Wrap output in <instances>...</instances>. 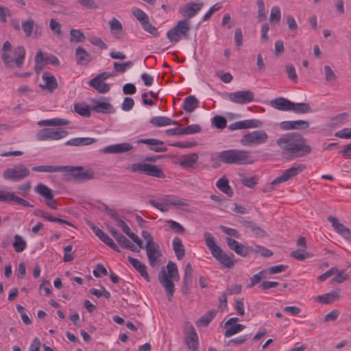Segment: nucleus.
<instances>
[{
	"mask_svg": "<svg viewBox=\"0 0 351 351\" xmlns=\"http://www.w3.org/2000/svg\"><path fill=\"white\" fill-rule=\"evenodd\" d=\"M306 169V166L304 164L295 165L286 169L280 176L276 178L271 184H278L281 182H287L289 180L294 178Z\"/></svg>",
	"mask_w": 351,
	"mask_h": 351,
	"instance_id": "9b49d317",
	"label": "nucleus"
},
{
	"mask_svg": "<svg viewBox=\"0 0 351 351\" xmlns=\"http://www.w3.org/2000/svg\"><path fill=\"white\" fill-rule=\"evenodd\" d=\"M63 166L40 165L32 167V171L37 172H61L64 171Z\"/></svg>",
	"mask_w": 351,
	"mask_h": 351,
	"instance_id": "a19ab883",
	"label": "nucleus"
},
{
	"mask_svg": "<svg viewBox=\"0 0 351 351\" xmlns=\"http://www.w3.org/2000/svg\"><path fill=\"white\" fill-rule=\"evenodd\" d=\"M199 101L195 97V96L190 95L184 99L182 108L186 112H192L197 107Z\"/></svg>",
	"mask_w": 351,
	"mask_h": 351,
	"instance_id": "e433bc0d",
	"label": "nucleus"
},
{
	"mask_svg": "<svg viewBox=\"0 0 351 351\" xmlns=\"http://www.w3.org/2000/svg\"><path fill=\"white\" fill-rule=\"evenodd\" d=\"M226 241L228 247L238 255L246 257L250 254V247H246L230 237H226Z\"/></svg>",
	"mask_w": 351,
	"mask_h": 351,
	"instance_id": "dca6fc26",
	"label": "nucleus"
},
{
	"mask_svg": "<svg viewBox=\"0 0 351 351\" xmlns=\"http://www.w3.org/2000/svg\"><path fill=\"white\" fill-rule=\"evenodd\" d=\"M96 141V138L89 137L74 138L66 142L65 145L71 146L88 145Z\"/></svg>",
	"mask_w": 351,
	"mask_h": 351,
	"instance_id": "473e14b6",
	"label": "nucleus"
},
{
	"mask_svg": "<svg viewBox=\"0 0 351 351\" xmlns=\"http://www.w3.org/2000/svg\"><path fill=\"white\" fill-rule=\"evenodd\" d=\"M29 173V169L19 163L11 168L6 169L3 173V177L5 180L19 182L27 177Z\"/></svg>",
	"mask_w": 351,
	"mask_h": 351,
	"instance_id": "423d86ee",
	"label": "nucleus"
},
{
	"mask_svg": "<svg viewBox=\"0 0 351 351\" xmlns=\"http://www.w3.org/2000/svg\"><path fill=\"white\" fill-rule=\"evenodd\" d=\"M213 124L217 128V129H223L227 125V121L226 119L220 115H216L213 118L212 120Z\"/></svg>",
	"mask_w": 351,
	"mask_h": 351,
	"instance_id": "6e6d98bb",
	"label": "nucleus"
},
{
	"mask_svg": "<svg viewBox=\"0 0 351 351\" xmlns=\"http://www.w3.org/2000/svg\"><path fill=\"white\" fill-rule=\"evenodd\" d=\"M12 45L9 41L4 42L2 47V55L1 58L5 66L8 69H14V59L10 54L12 51Z\"/></svg>",
	"mask_w": 351,
	"mask_h": 351,
	"instance_id": "4be33fe9",
	"label": "nucleus"
},
{
	"mask_svg": "<svg viewBox=\"0 0 351 351\" xmlns=\"http://www.w3.org/2000/svg\"><path fill=\"white\" fill-rule=\"evenodd\" d=\"M88 84L97 90L99 93H106L110 89V84L105 83L101 80H98L96 82L93 83L92 80H90L88 82Z\"/></svg>",
	"mask_w": 351,
	"mask_h": 351,
	"instance_id": "a18cd8bd",
	"label": "nucleus"
},
{
	"mask_svg": "<svg viewBox=\"0 0 351 351\" xmlns=\"http://www.w3.org/2000/svg\"><path fill=\"white\" fill-rule=\"evenodd\" d=\"M128 260L136 271L147 281L150 282L151 278L147 271V266L141 261L132 256H128Z\"/></svg>",
	"mask_w": 351,
	"mask_h": 351,
	"instance_id": "5701e85b",
	"label": "nucleus"
},
{
	"mask_svg": "<svg viewBox=\"0 0 351 351\" xmlns=\"http://www.w3.org/2000/svg\"><path fill=\"white\" fill-rule=\"evenodd\" d=\"M132 14L142 25L145 21L149 19L147 14L139 8H134L132 10Z\"/></svg>",
	"mask_w": 351,
	"mask_h": 351,
	"instance_id": "4d7b16f0",
	"label": "nucleus"
},
{
	"mask_svg": "<svg viewBox=\"0 0 351 351\" xmlns=\"http://www.w3.org/2000/svg\"><path fill=\"white\" fill-rule=\"evenodd\" d=\"M276 144L281 150L282 157L288 161L305 157L312 152L308 140L298 132L283 134L277 139Z\"/></svg>",
	"mask_w": 351,
	"mask_h": 351,
	"instance_id": "f257e3e1",
	"label": "nucleus"
},
{
	"mask_svg": "<svg viewBox=\"0 0 351 351\" xmlns=\"http://www.w3.org/2000/svg\"><path fill=\"white\" fill-rule=\"evenodd\" d=\"M309 122L304 120L285 121L280 123V128L283 130H304L308 128Z\"/></svg>",
	"mask_w": 351,
	"mask_h": 351,
	"instance_id": "f3484780",
	"label": "nucleus"
},
{
	"mask_svg": "<svg viewBox=\"0 0 351 351\" xmlns=\"http://www.w3.org/2000/svg\"><path fill=\"white\" fill-rule=\"evenodd\" d=\"M249 228L254 233L256 237L261 238L267 235L266 231L254 221Z\"/></svg>",
	"mask_w": 351,
	"mask_h": 351,
	"instance_id": "e2e57ef3",
	"label": "nucleus"
},
{
	"mask_svg": "<svg viewBox=\"0 0 351 351\" xmlns=\"http://www.w3.org/2000/svg\"><path fill=\"white\" fill-rule=\"evenodd\" d=\"M291 111L297 114L311 113L313 112L310 105L307 103H294L292 102Z\"/></svg>",
	"mask_w": 351,
	"mask_h": 351,
	"instance_id": "58836bf2",
	"label": "nucleus"
},
{
	"mask_svg": "<svg viewBox=\"0 0 351 351\" xmlns=\"http://www.w3.org/2000/svg\"><path fill=\"white\" fill-rule=\"evenodd\" d=\"M130 171L134 173H144L147 176L158 178H165L162 169L149 163H134L131 165Z\"/></svg>",
	"mask_w": 351,
	"mask_h": 351,
	"instance_id": "39448f33",
	"label": "nucleus"
},
{
	"mask_svg": "<svg viewBox=\"0 0 351 351\" xmlns=\"http://www.w3.org/2000/svg\"><path fill=\"white\" fill-rule=\"evenodd\" d=\"M167 222L169 225V229L173 230L176 233L178 234H184L185 232L184 228L178 222L169 219L167 220Z\"/></svg>",
	"mask_w": 351,
	"mask_h": 351,
	"instance_id": "052dcab7",
	"label": "nucleus"
},
{
	"mask_svg": "<svg viewBox=\"0 0 351 351\" xmlns=\"http://www.w3.org/2000/svg\"><path fill=\"white\" fill-rule=\"evenodd\" d=\"M325 80L327 82H334L337 79V75L329 65L324 66Z\"/></svg>",
	"mask_w": 351,
	"mask_h": 351,
	"instance_id": "0e129e2a",
	"label": "nucleus"
},
{
	"mask_svg": "<svg viewBox=\"0 0 351 351\" xmlns=\"http://www.w3.org/2000/svg\"><path fill=\"white\" fill-rule=\"evenodd\" d=\"M34 191L45 199V204L48 207L53 210L58 209V205L53 198V191L50 188L40 183L35 186Z\"/></svg>",
	"mask_w": 351,
	"mask_h": 351,
	"instance_id": "f8f14e48",
	"label": "nucleus"
},
{
	"mask_svg": "<svg viewBox=\"0 0 351 351\" xmlns=\"http://www.w3.org/2000/svg\"><path fill=\"white\" fill-rule=\"evenodd\" d=\"M35 66L34 70L35 72L38 75L40 71L43 69L44 64V54L41 49H39L35 56Z\"/></svg>",
	"mask_w": 351,
	"mask_h": 351,
	"instance_id": "de8ad7c7",
	"label": "nucleus"
},
{
	"mask_svg": "<svg viewBox=\"0 0 351 351\" xmlns=\"http://www.w3.org/2000/svg\"><path fill=\"white\" fill-rule=\"evenodd\" d=\"M78 2L86 9L96 10L99 8L98 3L94 0H78Z\"/></svg>",
	"mask_w": 351,
	"mask_h": 351,
	"instance_id": "338daca9",
	"label": "nucleus"
},
{
	"mask_svg": "<svg viewBox=\"0 0 351 351\" xmlns=\"http://www.w3.org/2000/svg\"><path fill=\"white\" fill-rule=\"evenodd\" d=\"M172 246L177 258L178 260L182 259L185 255V248L182 240L178 237H175L173 239Z\"/></svg>",
	"mask_w": 351,
	"mask_h": 351,
	"instance_id": "72a5a7b5",
	"label": "nucleus"
},
{
	"mask_svg": "<svg viewBox=\"0 0 351 351\" xmlns=\"http://www.w3.org/2000/svg\"><path fill=\"white\" fill-rule=\"evenodd\" d=\"M261 125V122L258 120L248 119L234 122L228 125V128L229 130L233 131L235 130L258 128Z\"/></svg>",
	"mask_w": 351,
	"mask_h": 351,
	"instance_id": "6ab92c4d",
	"label": "nucleus"
},
{
	"mask_svg": "<svg viewBox=\"0 0 351 351\" xmlns=\"http://www.w3.org/2000/svg\"><path fill=\"white\" fill-rule=\"evenodd\" d=\"M158 280L163 287L169 301L172 300L175 291L174 281L178 282L180 275L177 265L169 261L167 265V271L164 267L158 273Z\"/></svg>",
	"mask_w": 351,
	"mask_h": 351,
	"instance_id": "f03ea898",
	"label": "nucleus"
},
{
	"mask_svg": "<svg viewBox=\"0 0 351 351\" xmlns=\"http://www.w3.org/2000/svg\"><path fill=\"white\" fill-rule=\"evenodd\" d=\"M35 23L32 19L23 21L21 23V28L24 32L26 37H30L32 34Z\"/></svg>",
	"mask_w": 351,
	"mask_h": 351,
	"instance_id": "8fccbe9b",
	"label": "nucleus"
},
{
	"mask_svg": "<svg viewBox=\"0 0 351 351\" xmlns=\"http://www.w3.org/2000/svg\"><path fill=\"white\" fill-rule=\"evenodd\" d=\"M218 160L228 165H247L254 162L250 152L243 149H228L217 153Z\"/></svg>",
	"mask_w": 351,
	"mask_h": 351,
	"instance_id": "7ed1b4c3",
	"label": "nucleus"
},
{
	"mask_svg": "<svg viewBox=\"0 0 351 351\" xmlns=\"http://www.w3.org/2000/svg\"><path fill=\"white\" fill-rule=\"evenodd\" d=\"M267 271L262 270L254 275L250 278V282L247 285V288L251 289L254 287L256 285L259 283L262 279L266 278Z\"/></svg>",
	"mask_w": 351,
	"mask_h": 351,
	"instance_id": "3c124183",
	"label": "nucleus"
},
{
	"mask_svg": "<svg viewBox=\"0 0 351 351\" xmlns=\"http://www.w3.org/2000/svg\"><path fill=\"white\" fill-rule=\"evenodd\" d=\"M109 26L111 34L116 38H121L123 36V25L116 18H112L109 21Z\"/></svg>",
	"mask_w": 351,
	"mask_h": 351,
	"instance_id": "c756f323",
	"label": "nucleus"
},
{
	"mask_svg": "<svg viewBox=\"0 0 351 351\" xmlns=\"http://www.w3.org/2000/svg\"><path fill=\"white\" fill-rule=\"evenodd\" d=\"M240 180L243 185L250 189L254 188L258 183V178L255 176L251 177L243 176L240 179Z\"/></svg>",
	"mask_w": 351,
	"mask_h": 351,
	"instance_id": "5fc2aeb1",
	"label": "nucleus"
},
{
	"mask_svg": "<svg viewBox=\"0 0 351 351\" xmlns=\"http://www.w3.org/2000/svg\"><path fill=\"white\" fill-rule=\"evenodd\" d=\"M245 328V326L241 324H236L232 326H230L229 328L226 330L224 333V336L226 337H230L235 334H237L244 330Z\"/></svg>",
	"mask_w": 351,
	"mask_h": 351,
	"instance_id": "864d4df0",
	"label": "nucleus"
},
{
	"mask_svg": "<svg viewBox=\"0 0 351 351\" xmlns=\"http://www.w3.org/2000/svg\"><path fill=\"white\" fill-rule=\"evenodd\" d=\"M258 5V19L260 21L266 20V12L265 8V3L263 0H256Z\"/></svg>",
	"mask_w": 351,
	"mask_h": 351,
	"instance_id": "bf43d9fd",
	"label": "nucleus"
},
{
	"mask_svg": "<svg viewBox=\"0 0 351 351\" xmlns=\"http://www.w3.org/2000/svg\"><path fill=\"white\" fill-rule=\"evenodd\" d=\"M229 99L236 104H245L252 102L254 99V94L250 90H239L229 93Z\"/></svg>",
	"mask_w": 351,
	"mask_h": 351,
	"instance_id": "ddd939ff",
	"label": "nucleus"
},
{
	"mask_svg": "<svg viewBox=\"0 0 351 351\" xmlns=\"http://www.w3.org/2000/svg\"><path fill=\"white\" fill-rule=\"evenodd\" d=\"M75 56L77 64H88L90 62V55L82 47L76 48Z\"/></svg>",
	"mask_w": 351,
	"mask_h": 351,
	"instance_id": "c85d7f7f",
	"label": "nucleus"
},
{
	"mask_svg": "<svg viewBox=\"0 0 351 351\" xmlns=\"http://www.w3.org/2000/svg\"><path fill=\"white\" fill-rule=\"evenodd\" d=\"M149 123L155 127H162L169 125H179L178 121L172 120L167 117H152Z\"/></svg>",
	"mask_w": 351,
	"mask_h": 351,
	"instance_id": "7c9ffc66",
	"label": "nucleus"
},
{
	"mask_svg": "<svg viewBox=\"0 0 351 351\" xmlns=\"http://www.w3.org/2000/svg\"><path fill=\"white\" fill-rule=\"evenodd\" d=\"M185 341L190 350L192 351L197 350L199 346L198 336L193 326H191L189 333L186 336Z\"/></svg>",
	"mask_w": 351,
	"mask_h": 351,
	"instance_id": "bb28decb",
	"label": "nucleus"
},
{
	"mask_svg": "<svg viewBox=\"0 0 351 351\" xmlns=\"http://www.w3.org/2000/svg\"><path fill=\"white\" fill-rule=\"evenodd\" d=\"M327 220L331 223L335 230L346 239L351 238V232L348 228L339 221V219L333 216H328Z\"/></svg>",
	"mask_w": 351,
	"mask_h": 351,
	"instance_id": "a211bd4d",
	"label": "nucleus"
},
{
	"mask_svg": "<svg viewBox=\"0 0 351 351\" xmlns=\"http://www.w3.org/2000/svg\"><path fill=\"white\" fill-rule=\"evenodd\" d=\"M138 143H143L149 145V149L151 151L156 152H165L167 150V148L163 147L164 143L158 139L156 138H143L138 141Z\"/></svg>",
	"mask_w": 351,
	"mask_h": 351,
	"instance_id": "b1692460",
	"label": "nucleus"
},
{
	"mask_svg": "<svg viewBox=\"0 0 351 351\" xmlns=\"http://www.w3.org/2000/svg\"><path fill=\"white\" fill-rule=\"evenodd\" d=\"M145 248L150 266L152 267H156L157 259L162 255L159 245L154 243L151 245H146Z\"/></svg>",
	"mask_w": 351,
	"mask_h": 351,
	"instance_id": "2eb2a0df",
	"label": "nucleus"
},
{
	"mask_svg": "<svg viewBox=\"0 0 351 351\" xmlns=\"http://www.w3.org/2000/svg\"><path fill=\"white\" fill-rule=\"evenodd\" d=\"M92 110L97 113L110 114L114 113L115 110L109 103L98 99L92 100Z\"/></svg>",
	"mask_w": 351,
	"mask_h": 351,
	"instance_id": "aec40b11",
	"label": "nucleus"
},
{
	"mask_svg": "<svg viewBox=\"0 0 351 351\" xmlns=\"http://www.w3.org/2000/svg\"><path fill=\"white\" fill-rule=\"evenodd\" d=\"M71 42L75 41L77 43L82 42L85 36L84 34L79 29H71L70 31Z\"/></svg>",
	"mask_w": 351,
	"mask_h": 351,
	"instance_id": "680f3d73",
	"label": "nucleus"
},
{
	"mask_svg": "<svg viewBox=\"0 0 351 351\" xmlns=\"http://www.w3.org/2000/svg\"><path fill=\"white\" fill-rule=\"evenodd\" d=\"M14 202L17 204L22 205L25 207H33L28 201L16 195L12 192H6L5 202Z\"/></svg>",
	"mask_w": 351,
	"mask_h": 351,
	"instance_id": "4c0bfd02",
	"label": "nucleus"
},
{
	"mask_svg": "<svg viewBox=\"0 0 351 351\" xmlns=\"http://www.w3.org/2000/svg\"><path fill=\"white\" fill-rule=\"evenodd\" d=\"M281 19V12L278 6H274L272 7L271 10V14L269 17V21L270 23H279Z\"/></svg>",
	"mask_w": 351,
	"mask_h": 351,
	"instance_id": "13d9d810",
	"label": "nucleus"
},
{
	"mask_svg": "<svg viewBox=\"0 0 351 351\" xmlns=\"http://www.w3.org/2000/svg\"><path fill=\"white\" fill-rule=\"evenodd\" d=\"M204 238L206 241V245L209 250L211 252V254L213 255L221 248L219 245H217L215 241V238L213 236L208 232L204 233Z\"/></svg>",
	"mask_w": 351,
	"mask_h": 351,
	"instance_id": "79ce46f5",
	"label": "nucleus"
},
{
	"mask_svg": "<svg viewBox=\"0 0 351 351\" xmlns=\"http://www.w3.org/2000/svg\"><path fill=\"white\" fill-rule=\"evenodd\" d=\"M65 172L69 173L77 182H84L94 178L95 173L90 170H84L82 167L63 166Z\"/></svg>",
	"mask_w": 351,
	"mask_h": 351,
	"instance_id": "6e6552de",
	"label": "nucleus"
},
{
	"mask_svg": "<svg viewBox=\"0 0 351 351\" xmlns=\"http://www.w3.org/2000/svg\"><path fill=\"white\" fill-rule=\"evenodd\" d=\"M190 29V21L182 19L178 21L176 25L167 32V37L171 43H177L180 41L181 36L186 39L189 38Z\"/></svg>",
	"mask_w": 351,
	"mask_h": 351,
	"instance_id": "20e7f679",
	"label": "nucleus"
},
{
	"mask_svg": "<svg viewBox=\"0 0 351 351\" xmlns=\"http://www.w3.org/2000/svg\"><path fill=\"white\" fill-rule=\"evenodd\" d=\"M213 256L224 267L232 268L234 266L235 261H233L232 256L224 252L221 248L214 254Z\"/></svg>",
	"mask_w": 351,
	"mask_h": 351,
	"instance_id": "393cba45",
	"label": "nucleus"
},
{
	"mask_svg": "<svg viewBox=\"0 0 351 351\" xmlns=\"http://www.w3.org/2000/svg\"><path fill=\"white\" fill-rule=\"evenodd\" d=\"M87 223L88 225V226L90 228V229L95 234V235L102 242H104L106 245L109 246L110 248H112L115 252H120L119 247L117 246V245L103 230H101L100 228H99L97 226H96L91 221H88Z\"/></svg>",
	"mask_w": 351,
	"mask_h": 351,
	"instance_id": "4468645a",
	"label": "nucleus"
},
{
	"mask_svg": "<svg viewBox=\"0 0 351 351\" xmlns=\"http://www.w3.org/2000/svg\"><path fill=\"white\" fill-rule=\"evenodd\" d=\"M217 311L215 309L210 310L203 315L197 322V326H207L210 322L215 318Z\"/></svg>",
	"mask_w": 351,
	"mask_h": 351,
	"instance_id": "c9c22d12",
	"label": "nucleus"
},
{
	"mask_svg": "<svg viewBox=\"0 0 351 351\" xmlns=\"http://www.w3.org/2000/svg\"><path fill=\"white\" fill-rule=\"evenodd\" d=\"M13 247L16 252H21L25 250L27 247L26 241L20 235L16 234L14 237Z\"/></svg>",
	"mask_w": 351,
	"mask_h": 351,
	"instance_id": "09e8293b",
	"label": "nucleus"
},
{
	"mask_svg": "<svg viewBox=\"0 0 351 351\" xmlns=\"http://www.w3.org/2000/svg\"><path fill=\"white\" fill-rule=\"evenodd\" d=\"M267 139L268 135L265 131L255 130L243 135L240 142L243 146L252 147L256 145L263 144Z\"/></svg>",
	"mask_w": 351,
	"mask_h": 351,
	"instance_id": "0eeeda50",
	"label": "nucleus"
},
{
	"mask_svg": "<svg viewBox=\"0 0 351 351\" xmlns=\"http://www.w3.org/2000/svg\"><path fill=\"white\" fill-rule=\"evenodd\" d=\"M336 276L331 280V283H341L348 278V275L344 271H339L335 274Z\"/></svg>",
	"mask_w": 351,
	"mask_h": 351,
	"instance_id": "774afa93",
	"label": "nucleus"
},
{
	"mask_svg": "<svg viewBox=\"0 0 351 351\" xmlns=\"http://www.w3.org/2000/svg\"><path fill=\"white\" fill-rule=\"evenodd\" d=\"M285 70L287 73L288 77L296 82L298 81V75L295 72V66L292 64H287L285 66Z\"/></svg>",
	"mask_w": 351,
	"mask_h": 351,
	"instance_id": "69168bd1",
	"label": "nucleus"
},
{
	"mask_svg": "<svg viewBox=\"0 0 351 351\" xmlns=\"http://www.w3.org/2000/svg\"><path fill=\"white\" fill-rule=\"evenodd\" d=\"M193 269L190 263H187L184 268V274L183 276V286H182V292L186 293L188 287L191 283Z\"/></svg>",
	"mask_w": 351,
	"mask_h": 351,
	"instance_id": "f704fd0d",
	"label": "nucleus"
},
{
	"mask_svg": "<svg viewBox=\"0 0 351 351\" xmlns=\"http://www.w3.org/2000/svg\"><path fill=\"white\" fill-rule=\"evenodd\" d=\"M43 80L45 82V88L48 90L53 91L58 87V83L56 77L54 75L49 73H44L43 75Z\"/></svg>",
	"mask_w": 351,
	"mask_h": 351,
	"instance_id": "ea45409f",
	"label": "nucleus"
},
{
	"mask_svg": "<svg viewBox=\"0 0 351 351\" xmlns=\"http://www.w3.org/2000/svg\"><path fill=\"white\" fill-rule=\"evenodd\" d=\"M291 101L285 97H277L270 101V106L274 108L281 111H291Z\"/></svg>",
	"mask_w": 351,
	"mask_h": 351,
	"instance_id": "a878e982",
	"label": "nucleus"
},
{
	"mask_svg": "<svg viewBox=\"0 0 351 351\" xmlns=\"http://www.w3.org/2000/svg\"><path fill=\"white\" fill-rule=\"evenodd\" d=\"M203 5L204 3L202 2L195 3L190 1L180 6L178 12L182 15L184 20L189 21L198 14Z\"/></svg>",
	"mask_w": 351,
	"mask_h": 351,
	"instance_id": "9d476101",
	"label": "nucleus"
},
{
	"mask_svg": "<svg viewBox=\"0 0 351 351\" xmlns=\"http://www.w3.org/2000/svg\"><path fill=\"white\" fill-rule=\"evenodd\" d=\"M250 252L256 254H260L266 258L270 257L273 255V252L270 250L259 245L250 246Z\"/></svg>",
	"mask_w": 351,
	"mask_h": 351,
	"instance_id": "37998d69",
	"label": "nucleus"
},
{
	"mask_svg": "<svg viewBox=\"0 0 351 351\" xmlns=\"http://www.w3.org/2000/svg\"><path fill=\"white\" fill-rule=\"evenodd\" d=\"M10 54L14 59V69L15 67L21 68L24 64L25 58V49L23 46H18L15 47Z\"/></svg>",
	"mask_w": 351,
	"mask_h": 351,
	"instance_id": "412c9836",
	"label": "nucleus"
},
{
	"mask_svg": "<svg viewBox=\"0 0 351 351\" xmlns=\"http://www.w3.org/2000/svg\"><path fill=\"white\" fill-rule=\"evenodd\" d=\"M339 298V293L335 291L317 297L318 300L322 304H329Z\"/></svg>",
	"mask_w": 351,
	"mask_h": 351,
	"instance_id": "49530a36",
	"label": "nucleus"
},
{
	"mask_svg": "<svg viewBox=\"0 0 351 351\" xmlns=\"http://www.w3.org/2000/svg\"><path fill=\"white\" fill-rule=\"evenodd\" d=\"M91 110L92 107L90 108L89 106L84 103H78L74 105L75 112L84 117H90Z\"/></svg>",
	"mask_w": 351,
	"mask_h": 351,
	"instance_id": "c03bdc74",
	"label": "nucleus"
},
{
	"mask_svg": "<svg viewBox=\"0 0 351 351\" xmlns=\"http://www.w3.org/2000/svg\"><path fill=\"white\" fill-rule=\"evenodd\" d=\"M199 156L197 153H191L181 156L180 165L184 169L191 168L197 162Z\"/></svg>",
	"mask_w": 351,
	"mask_h": 351,
	"instance_id": "cd10ccee",
	"label": "nucleus"
},
{
	"mask_svg": "<svg viewBox=\"0 0 351 351\" xmlns=\"http://www.w3.org/2000/svg\"><path fill=\"white\" fill-rule=\"evenodd\" d=\"M68 135V132L62 128L56 130L53 129H43L39 130L36 134V139L38 141H48V140H59Z\"/></svg>",
	"mask_w": 351,
	"mask_h": 351,
	"instance_id": "1a4fd4ad",
	"label": "nucleus"
},
{
	"mask_svg": "<svg viewBox=\"0 0 351 351\" xmlns=\"http://www.w3.org/2000/svg\"><path fill=\"white\" fill-rule=\"evenodd\" d=\"M217 187L223 193L226 194L228 197H232L233 195V191L229 184L228 180L226 178V176H222L220 178L217 183Z\"/></svg>",
	"mask_w": 351,
	"mask_h": 351,
	"instance_id": "2f4dec72",
	"label": "nucleus"
},
{
	"mask_svg": "<svg viewBox=\"0 0 351 351\" xmlns=\"http://www.w3.org/2000/svg\"><path fill=\"white\" fill-rule=\"evenodd\" d=\"M291 256L298 261H304L305 259L311 257V254L307 252L304 249H298L291 252Z\"/></svg>",
	"mask_w": 351,
	"mask_h": 351,
	"instance_id": "603ef678",
	"label": "nucleus"
}]
</instances>
